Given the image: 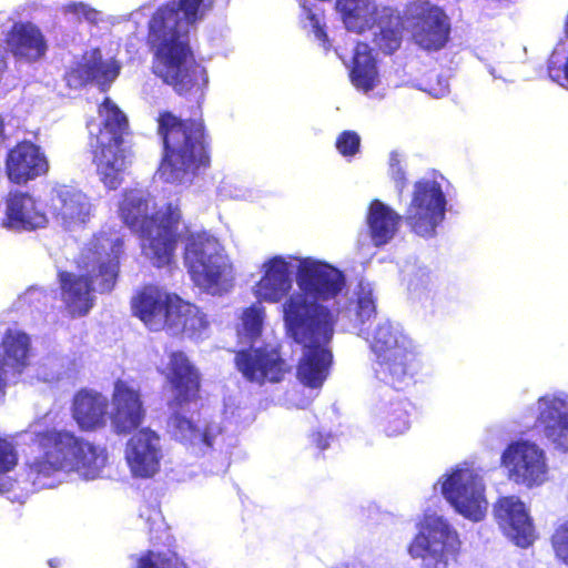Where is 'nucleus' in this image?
<instances>
[{"label":"nucleus","instance_id":"obj_3","mask_svg":"<svg viewBox=\"0 0 568 568\" xmlns=\"http://www.w3.org/2000/svg\"><path fill=\"white\" fill-rule=\"evenodd\" d=\"M119 216L138 235L142 254L156 267L172 263L180 240L182 221L179 201L155 210L153 197L144 191L125 190L119 203Z\"/></svg>","mask_w":568,"mask_h":568},{"label":"nucleus","instance_id":"obj_35","mask_svg":"<svg viewBox=\"0 0 568 568\" xmlns=\"http://www.w3.org/2000/svg\"><path fill=\"white\" fill-rule=\"evenodd\" d=\"M62 298L71 317L84 316L93 306V286H61Z\"/></svg>","mask_w":568,"mask_h":568},{"label":"nucleus","instance_id":"obj_20","mask_svg":"<svg viewBox=\"0 0 568 568\" xmlns=\"http://www.w3.org/2000/svg\"><path fill=\"white\" fill-rule=\"evenodd\" d=\"M178 295L143 286L131 300L132 314L151 331L165 328Z\"/></svg>","mask_w":568,"mask_h":568},{"label":"nucleus","instance_id":"obj_23","mask_svg":"<svg viewBox=\"0 0 568 568\" xmlns=\"http://www.w3.org/2000/svg\"><path fill=\"white\" fill-rule=\"evenodd\" d=\"M537 422L542 426L546 438L554 446L568 453V403L552 395L539 397Z\"/></svg>","mask_w":568,"mask_h":568},{"label":"nucleus","instance_id":"obj_11","mask_svg":"<svg viewBox=\"0 0 568 568\" xmlns=\"http://www.w3.org/2000/svg\"><path fill=\"white\" fill-rule=\"evenodd\" d=\"M234 364L247 382L260 386L281 383L292 372L280 342H263L240 349L235 353Z\"/></svg>","mask_w":568,"mask_h":568},{"label":"nucleus","instance_id":"obj_7","mask_svg":"<svg viewBox=\"0 0 568 568\" xmlns=\"http://www.w3.org/2000/svg\"><path fill=\"white\" fill-rule=\"evenodd\" d=\"M102 122L95 134L90 135L92 162L100 181L109 190H116L123 182L126 169L124 136L129 134V120L120 108L104 98L98 106Z\"/></svg>","mask_w":568,"mask_h":568},{"label":"nucleus","instance_id":"obj_12","mask_svg":"<svg viewBox=\"0 0 568 568\" xmlns=\"http://www.w3.org/2000/svg\"><path fill=\"white\" fill-rule=\"evenodd\" d=\"M501 465L509 480L529 489L544 485L548 479L545 452L527 440L510 443L501 455Z\"/></svg>","mask_w":568,"mask_h":568},{"label":"nucleus","instance_id":"obj_33","mask_svg":"<svg viewBox=\"0 0 568 568\" xmlns=\"http://www.w3.org/2000/svg\"><path fill=\"white\" fill-rule=\"evenodd\" d=\"M336 8L347 28L359 31L374 24L381 9L372 0H337Z\"/></svg>","mask_w":568,"mask_h":568},{"label":"nucleus","instance_id":"obj_15","mask_svg":"<svg viewBox=\"0 0 568 568\" xmlns=\"http://www.w3.org/2000/svg\"><path fill=\"white\" fill-rule=\"evenodd\" d=\"M169 361L161 372L172 393L170 407L182 408L201 399L202 374L183 351L169 353Z\"/></svg>","mask_w":568,"mask_h":568},{"label":"nucleus","instance_id":"obj_44","mask_svg":"<svg viewBox=\"0 0 568 568\" xmlns=\"http://www.w3.org/2000/svg\"><path fill=\"white\" fill-rule=\"evenodd\" d=\"M68 11L74 14H82L87 20L94 21L98 12L83 3H72L68 6Z\"/></svg>","mask_w":568,"mask_h":568},{"label":"nucleus","instance_id":"obj_18","mask_svg":"<svg viewBox=\"0 0 568 568\" xmlns=\"http://www.w3.org/2000/svg\"><path fill=\"white\" fill-rule=\"evenodd\" d=\"M49 160L40 145L30 140L17 142L7 152L4 172L8 180L17 185H26L49 172Z\"/></svg>","mask_w":568,"mask_h":568},{"label":"nucleus","instance_id":"obj_28","mask_svg":"<svg viewBox=\"0 0 568 568\" xmlns=\"http://www.w3.org/2000/svg\"><path fill=\"white\" fill-rule=\"evenodd\" d=\"M394 358L389 362V375H383L378 373L379 358H376L374 373L376 378L390 387L400 390L408 385V382L419 367L418 354L415 346H402L399 349H395L392 353Z\"/></svg>","mask_w":568,"mask_h":568},{"label":"nucleus","instance_id":"obj_17","mask_svg":"<svg viewBox=\"0 0 568 568\" xmlns=\"http://www.w3.org/2000/svg\"><path fill=\"white\" fill-rule=\"evenodd\" d=\"M124 457L134 477H153L160 471L163 458L160 435L150 427L139 429L128 439Z\"/></svg>","mask_w":568,"mask_h":568},{"label":"nucleus","instance_id":"obj_34","mask_svg":"<svg viewBox=\"0 0 568 568\" xmlns=\"http://www.w3.org/2000/svg\"><path fill=\"white\" fill-rule=\"evenodd\" d=\"M120 68L115 63H109L102 59L99 51L80 63L73 71L82 84L97 82L101 87L109 85L119 75Z\"/></svg>","mask_w":568,"mask_h":568},{"label":"nucleus","instance_id":"obj_29","mask_svg":"<svg viewBox=\"0 0 568 568\" xmlns=\"http://www.w3.org/2000/svg\"><path fill=\"white\" fill-rule=\"evenodd\" d=\"M374 24L379 27V32L374 37V43L384 54H393L402 44L404 19L398 9L381 7Z\"/></svg>","mask_w":568,"mask_h":568},{"label":"nucleus","instance_id":"obj_9","mask_svg":"<svg viewBox=\"0 0 568 568\" xmlns=\"http://www.w3.org/2000/svg\"><path fill=\"white\" fill-rule=\"evenodd\" d=\"M110 240L99 235L83 247L74 260L75 272H59L60 284H115L120 273V256L124 241L116 239L111 244L112 255H102L105 243Z\"/></svg>","mask_w":568,"mask_h":568},{"label":"nucleus","instance_id":"obj_5","mask_svg":"<svg viewBox=\"0 0 568 568\" xmlns=\"http://www.w3.org/2000/svg\"><path fill=\"white\" fill-rule=\"evenodd\" d=\"M447 200L439 182L420 179L414 183L410 202L400 215L381 200L371 201L366 215L369 237L375 246L389 243L404 221L409 231L424 239L434 237L446 216Z\"/></svg>","mask_w":568,"mask_h":568},{"label":"nucleus","instance_id":"obj_26","mask_svg":"<svg viewBox=\"0 0 568 568\" xmlns=\"http://www.w3.org/2000/svg\"><path fill=\"white\" fill-rule=\"evenodd\" d=\"M209 327L207 315L178 295L165 328L191 339H202Z\"/></svg>","mask_w":568,"mask_h":568},{"label":"nucleus","instance_id":"obj_39","mask_svg":"<svg viewBox=\"0 0 568 568\" xmlns=\"http://www.w3.org/2000/svg\"><path fill=\"white\" fill-rule=\"evenodd\" d=\"M169 426L173 436L181 442L195 443L197 439L199 427L180 413H173L170 416Z\"/></svg>","mask_w":568,"mask_h":568},{"label":"nucleus","instance_id":"obj_25","mask_svg":"<svg viewBox=\"0 0 568 568\" xmlns=\"http://www.w3.org/2000/svg\"><path fill=\"white\" fill-rule=\"evenodd\" d=\"M6 43L19 59L34 62L44 57L48 44L41 30L31 22H16L10 28Z\"/></svg>","mask_w":568,"mask_h":568},{"label":"nucleus","instance_id":"obj_40","mask_svg":"<svg viewBox=\"0 0 568 568\" xmlns=\"http://www.w3.org/2000/svg\"><path fill=\"white\" fill-rule=\"evenodd\" d=\"M335 146L341 155L345 158L354 156L359 152L361 136L355 131L345 130L336 138Z\"/></svg>","mask_w":568,"mask_h":568},{"label":"nucleus","instance_id":"obj_42","mask_svg":"<svg viewBox=\"0 0 568 568\" xmlns=\"http://www.w3.org/2000/svg\"><path fill=\"white\" fill-rule=\"evenodd\" d=\"M17 465V454L11 443L0 438V474L10 471Z\"/></svg>","mask_w":568,"mask_h":568},{"label":"nucleus","instance_id":"obj_47","mask_svg":"<svg viewBox=\"0 0 568 568\" xmlns=\"http://www.w3.org/2000/svg\"><path fill=\"white\" fill-rule=\"evenodd\" d=\"M7 62L3 57H0V74L6 70Z\"/></svg>","mask_w":568,"mask_h":568},{"label":"nucleus","instance_id":"obj_24","mask_svg":"<svg viewBox=\"0 0 568 568\" xmlns=\"http://www.w3.org/2000/svg\"><path fill=\"white\" fill-rule=\"evenodd\" d=\"M109 402L100 392L82 388L72 399V418L82 432H94L106 424Z\"/></svg>","mask_w":568,"mask_h":568},{"label":"nucleus","instance_id":"obj_37","mask_svg":"<svg viewBox=\"0 0 568 568\" xmlns=\"http://www.w3.org/2000/svg\"><path fill=\"white\" fill-rule=\"evenodd\" d=\"M408 403L399 400L386 409L384 422L385 430L389 436H397L409 428Z\"/></svg>","mask_w":568,"mask_h":568},{"label":"nucleus","instance_id":"obj_48","mask_svg":"<svg viewBox=\"0 0 568 568\" xmlns=\"http://www.w3.org/2000/svg\"><path fill=\"white\" fill-rule=\"evenodd\" d=\"M565 77L568 79V57L564 65Z\"/></svg>","mask_w":568,"mask_h":568},{"label":"nucleus","instance_id":"obj_1","mask_svg":"<svg viewBox=\"0 0 568 568\" xmlns=\"http://www.w3.org/2000/svg\"><path fill=\"white\" fill-rule=\"evenodd\" d=\"M298 286L283 305L286 332L301 345L303 355L297 365V378L311 388L321 387L328 375L337 316L325 302L346 297L343 308L353 313L355 322L364 325L377 314V300L371 286Z\"/></svg>","mask_w":568,"mask_h":568},{"label":"nucleus","instance_id":"obj_2","mask_svg":"<svg viewBox=\"0 0 568 568\" xmlns=\"http://www.w3.org/2000/svg\"><path fill=\"white\" fill-rule=\"evenodd\" d=\"M204 14V0L170 1L161 4L148 23L151 71L181 97L202 95L209 83L207 71L190 42V28Z\"/></svg>","mask_w":568,"mask_h":568},{"label":"nucleus","instance_id":"obj_22","mask_svg":"<svg viewBox=\"0 0 568 568\" xmlns=\"http://www.w3.org/2000/svg\"><path fill=\"white\" fill-rule=\"evenodd\" d=\"M3 226L18 231H34L45 226L48 219L37 200L28 192H9Z\"/></svg>","mask_w":568,"mask_h":568},{"label":"nucleus","instance_id":"obj_14","mask_svg":"<svg viewBox=\"0 0 568 568\" xmlns=\"http://www.w3.org/2000/svg\"><path fill=\"white\" fill-rule=\"evenodd\" d=\"M216 244V239L206 232L189 235L184 260L194 284H219L225 274L227 265L214 252Z\"/></svg>","mask_w":568,"mask_h":568},{"label":"nucleus","instance_id":"obj_8","mask_svg":"<svg viewBox=\"0 0 568 568\" xmlns=\"http://www.w3.org/2000/svg\"><path fill=\"white\" fill-rule=\"evenodd\" d=\"M256 284H345L344 272L312 256L274 255L263 262Z\"/></svg>","mask_w":568,"mask_h":568},{"label":"nucleus","instance_id":"obj_38","mask_svg":"<svg viewBox=\"0 0 568 568\" xmlns=\"http://www.w3.org/2000/svg\"><path fill=\"white\" fill-rule=\"evenodd\" d=\"M136 568H187V565L175 552L146 550L136 559Z\"/></svg>","mask_w":568,"mask_h":568},{"label":"nucleus","instance_id":"obj_13","mask_svg":"<svg viewBox=\"0 0 568 568\" xmlns=\"http://www.w3.org/2000/svg\"><path fill=\"white\" fill-rule=\"evenodd\" d=\"M442 491L457 513L479 521L487 511L485 486L480 477L469 469H456L443 483Z\"/></svg>","mask_w":568,"mask_h":568},{"label":"nucleus","instance_id":"obj_45","mask_svg":"<svg viewBox=\"0 0 568 568\" xmlns=\"http://www.w3.org/2000/svg\"><path fill=\"white\" fill-rule=\"evenodd\" d=\"M213 440H214V435L210 428L205 427L202 430L199 429V435H197V439L195 440V443L203 444L204 446L211 448L213 446Z\"/></svg>","mask_w":568,"mask_h":568},{"label":"nucleus","instance_id":"obj_21","mask_svg":"<svg viewBox=\"0 0 568 568\" xmlns=\"http://www.w3.org/2000/svg\"><path fill=\"white\" fill-rule=\"evenodd\" d=\"M450 24L445 11L426 2L414 16L413 38L426 50H440L449 39Z\"/></svg>","mask_w":568,"mask_h":568},{"label":"nucleus","instance_id":"obj_19","mask_svg":"<svg viewBox=\"0 0 568 568\" xmlns=\"http://www.w3.org/2000/svg\"><path fill=\"white\" fill-rule=\"evenodd\" d=\"M495 519L503 532L517 546L529 547L535 540V527L526 505L518 496H503L494 504Z\"/></svg>","mask_w":568,"mask_h":568},{"label":"nucleus","instance_id":"obj_36","mask_svg":"<svg viewBox=\"0 0 568 568\" xmlns=\"http://www.w3.org/2000/svg\"><path fill=\"white\" fill-rule=\"evenodd\" d=\"M264 317V308L260 305L253 304L244 308L241 315V324L236 329L239 338H244L245 342L253 345L262 335Z\"/></svg>","mask_w":568,"mask_h":568},{"label":"nucleus","instance_id":"obj_16","mask_svg":"<svg viewBox=\"0 0 568 568\" xmlns=\"http://www.w3.org/2000/svg\"><path fill=\"white\" fill-rule=\"evenodd\" d=\"M111 405L112 409L109 418L111 429L115 435H133L143 428L146 408L139 388L118 378L113 384Z\"/></svg>","mask_w":568,"mask_h":568},{"label":"nucleus","instance_id":"obj_31","mask_svg":"<svg viewBox=\"0 0 568 568\" xmlns=\"http://www.w3.org/2000/svg\"><path fill=\"white\" fill-rule=\"evenodd\" d=\"M349 79L357 90L365 93L372 91L379 82L376 59L365 42H357L354 48Z\"/></svg>","mask_w":568,"mask_h":568},{"label":"nucleus","instance_id":"obj_4","mask_svg":"<svg viewBox=\"0 0 568 568\" xmlns=\"http://www.w3.org/2000/svg\"><path fill=\"white\" fill-rule=\"evenodd\" d=\"M156 132L163 142L160 178L172 184L192 183L211 165V138L203 119H182L171 111H161Z\"/></svg>","mask_w":568,"mask_h":568},{"label":"nucleus","instance_id":"obj_43","mask_svg":"<svg viewBox=\"0 0 568 568\" xmlns=\"http://www.w3.org/2000/svg\"><path fill=\"white\" fill-rule=\"evenodd\" d=\"M255 295L271 303H277L286 297L292 286H256Z\"/></svg>","mask_w":568,"mask_h":568},{"label":"nucleus","instance_id":"obj_6","mask_svg":"<svg viewBox=\"0 0 568 568\" xmlns=\"http://www.w3.org/2000/svg\"><path fill=\"white\" fill-rule=\"evenodd\" d=\"M31 445L38 455L26 462V476L33 486L50 487L49 479L60 471L95 477L105 463L103 450L65 429L34 432Z\"/></svg>","mask_w":568,"mask_h":568},{"label":"nucleus","instance_id":"obj_27","mask_svg":"<svg viewBox=\"0 0 568 568\" xmlns=\"http://www.w3.org/2000/svg\"><path fill=\"white\" fill-rule=\"evenodd\" d=\"M0 354L2 367L21 375L31 365L33 349L30 335L21 329H6L0 341Z\"/></svg>","mask_w":568,"mask_h":568},{"label":"nucleus","instance_id":"obj_30","mask_svg":"<svg viewBox=\"0 0 568 568\" xmlns=\"http://www.w3.org/2000/svg\"><path fill=\"white\" fill-rule=\"evenodd\" d=\"M52 210L55 217L64 224H72L85 221L89 216L90 203L84 193L64 185L55 191Z\"/></svg>","mask_w":568,"mask_h":568},{"label":"nucleus","instance_id":"obj_10","mask_svg":"<svg viewBox=\"0 0 568 568\" xmlns=\"http://www.w3.org/2000/svg\"><path fill=\"white\" fill-rule=\"evenodd\" d=\"M460 547L457 531L439 516H425L418 532L408 546L413 558L423 560L422 568H448V558Z\"/></svg>","mask_w":568,"mask_h":568},{"label":"nucleus","instance_id":"obj_41","mask_svg":"<svg viewBox=\"0 0 568 568\" xmlns=\"http://www.w3.org/2000/svg\"><path fill=\"white\" fill-rule=\"evenodd\" d=\"M550 541L556 557L568 566V520L555 529Z\"/></svg>","mask_w":568,"mask_h":568},{"label":"nucleus","instance_id":"obj_32","mask_svg":"<svg viewBox=\"0 0 568 568\" xmlns=\"http://www.w3.org/2000/svg\"><path fill=\"white\" fill-rule=\"evenodd\" d=\"M412 345V341L398 334L389 323L379 324L373 334L371 344L376 358H379L378 373L389 375V362L395 356L390 353L402 348V346L408 347Z\"/></svg>","mask_w":568,"mask_h":568},{"label":"nucleus","instance_id":"obj_46","mask_svg":"<svg viewBox=\"0 0 568 568\" xmlns=\"http://www.w3.org/2000/svg\"><path fill=\"white\" fill-rule=\"evenodd\" d=\"M311 19L313 20V31L315 33V37L318 40H321L324 44H326L328 42V38L325 29L320 24L315 16H312Z\"/></svg>","mask_w":568,"mask_h":568}]
</instances>
